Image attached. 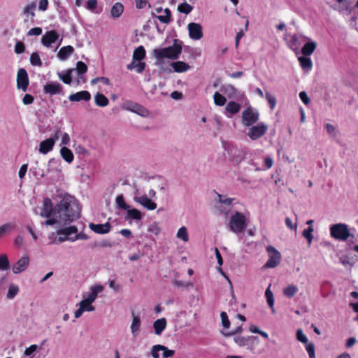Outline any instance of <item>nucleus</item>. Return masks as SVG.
Instances as JSON below:
<instances>
[{
	"label": "nucleus",
	"instance_id": "obj_19",
	"mask_svg": "<svg viewBox=\"0 0 358 358\" xmlns=\"http://www.w3.org/2000/svg\"><path fill=\"white\" fill-rule=\"evenodd\" d=\"M55 145V139L52 138H47L40 143L38 151L42 154H47L50 152Z\"/></svg>",
	"mask_w": 358,
	"mask_h": 358
},
{
	"label": "nucleus",
	"instance_id": "obj_59",
	"mask_svg": "<svg viewBox=\"0 0 358 358\" xmlns=\"http://www.w3.org/2000/svg\"><path fill=\"white\" fill-rule=\"evenodd\" d=\"M299 98L301 100V101L306 105H308L310 103V99L306 92L304 91H302L299 93Z\"/></svg>",
	"mask_w": 358,
	"mask_h": 358
},
{
	"label": "nucleus",
	"instance_id": "obj_36",
	"mask_svg": "<svg viewBox=\"0 0 358 358\" xmlns=\"http://www.w3.org/2000/svg\"><path fill=\"white\" fill-rule=\"evenodd\" d=\"M127 217L130 218V219H133V220H140L142 218V214L138 210H137L136 208H132V209L128 208Z\"/></svg>",
	"mask_w": 358,
	"mask_h": 358
},
{
	"label": "nucleus",
	"instance_id": "obj_55",
	"mask_svg": "<svg viewBox=\"0 0 358 358\" xmlns=\"http://www.w3.org/2000/svg\"><path fill=\"white\" fill-rule=\"evenodd\" d=\"M52 217H49L48 220H46L45 222H44V224L45 225H53L55 224H59V218L57 217V216H52Z\"/></svg>",
	"mask_w": 358,
	"mask_h": 358
},
{
	"label": "nucleus",
	"instance_id": "obj_62",
	"mask_svg": "<svg viewBox=\"0 0 358 358\" xmlns=\"http://www.w3.org/2000/svg\"><path fill=\"white\" fill-rule=\"evenodd\" d=\"M234 341L240 346H244L247 343V339L243 336H236L234 338Z\"/></svg>",
	"mask_w": 358,
	"mask_h": 358
},
{
	"label": "nucleus",
	"instance_id": "obj_43",
	"mask_svg": "<svg viewBox=\"0 0 358 358\" xmlns=\"http://www.w3.org/2000/svg\"><path fill=\"white\" fill-rule=\"evenodd\" d=\"M30 62L33 66H41L43 63L38 52H33L30 57Z\"/></svg>",
	"mask_w": 358,
	"mask_h": 358
},
{
	"label": "nucleus",
	"instance_id": "obj_7",
	"mask_svg": "<svg viewBox=\"0 0 358 358\" xmlns=\"http://www.w3.org/2000/svg\"><path fill=\"white\" fill-rule=\"evenodd\" d=\"M268 130V125L264 122H260L257 125L250 126L248 131V137L252 140L256 141L262 138Z\"/></svg>",
	"mask_w": 358,
	"mask_h": 358
},
{
	"label": "nucleus",
	"instance_id": "obj_61",
	"mask_svg": "<svg viewBox=\"0 0 358 358\" xmlns=\"http://www.w3.org/2000/svg\"><path fill=\"white\" fill-rule=\"evenodd\" d=\"M222 318V324L224 328L229 329L230 326V321L228 319L227 315H220Z\"/></svg>",
	"mask_w": 358,
	"mask_h": 358
},
{
	"label": "nucleus",
	"instance_id": "obj_60",
	"mask_svg": "<svg viewBox=\"0 0 358 358\" xmlns=\"http://www.w3.org/2000/svg\"><path fill=\"white\" fill-rule=\"evenodd\" d=\"M290 48L293 50L298 48V37L296 35H294L289 41Z\"/></svg>",
	"mask_w": 358,
	"mask_h": 358
},
{
	"label": "nucleus",
	"instance_id": "obj_48",
	"mask_svg": "<svg viewBox=\"0 0 358 358\" xmlns=\"http://www.w3.org/2000/svg\"><path fill=\"white\" fill-rule=\"evenodd\" d=\"M296 337L298 341L302 343H307L308 342V337L306 336V334L303 333L302 329H299L296 331Z\"/></svg>",
	"mask_w": 358,
	"mask_h": 358
},
{
	"label": "nucleus",
	"instance_id": "obj_53",
	"mask_svg": "<svg viewBox=\"0 0 358 358\" xmlns=\"http://www.w3.org/2000/svg\"><path fill=\"white\" fill-rule=\"evenodd\" d=\"M36 8V4L32 3L31 4L27 5L24 9V13L27 15H31L32 17L35 15L34 10Z\"/></svg>",
	"mask_w": 358,
	"mask_h": 358
},
{
	"label": "nucleus",
	"instance_id": "obj_54",
	"mask_svg": "<svg viewBox=\"0 0 358 358\" xmlns=\"http://www.w3.org/2000/svg\"><path fill=\"white\" fill-rule=\"evenodd\" d=\"M13 229V224L10 223L4 224L2 226L0 227V237L4 235V234L8 231H10Z\"/></svg>",
	"mask_w": 358,
	"mask_h": 358
},
{
	"label": "nucleus",
	"instance_id": "obj_33",
	"mask_svg": "<svg viewBox=\"0 0 358 358\" xmlns=\"http://www.w3.org/2000/svg\"><path fill=\"white\" fill-rule=\"evenodd\" d=\"M299 62L301 68L304 70H310L313 67V62L310 58L307 56L299 57Z\"/></svg>",
	"mask_w": 358,
	"mask_h": 358
},
{
	"label": "nucleus",
	"instance_id": "obj_46",
	"mask_svg": "<svg viewBox=\"0 0 358 358\" xmlns=\"http://www.w3.org/2000/svg\"><path fill=\"white\" fill-rule=\"evenodd\" d=\"M265 97L269 104L270 108L273 110L276 106V98L275 96L271 95L269 92H266Z\"/></svg>",
	"mask_w": 358,
	"mask_h": 358
},
{
	"label": "nucleus",
	"instance_id": "obj_57",
	"mask_svg": "<svg viewBox=\"0 0 358 358\" xmlns=\"http://www.w3.org/2000/svg\"><path fill=\"white\" fill-rule=\"evenodd\" d=\"M34 101V98L32 95L29 94H26L22 98V103L24 105L31 104Z\"/></svg>",
	"mask_w": 358,
	"mask_h": 358
},
{
	"label": "nucleus",
	"instance_id": "obj_17",
	"mask_svg": "<svg viewBox=\"0 0 358 358\" xmlns=\"http://www.w3.org/2000/svg\"><path fill=\"white\" fill-rule=\"evenodd\" d=\"M103 289V287L101 285L93 286L90 288V292H87L83 295V298L85 299L90 303H92L96 299L98 294L102 292Z\"/></svg>",
	"mask_w": 358,
	"mask_h": 358
},
{
	"label": "nucleus",
	"instance_id": "obj_29",
	"mask_svg": "<svg viewBox=\"0 0 358 358\" xmlns=\"http://www.w3.org/2000/svg\"><path fill=\"white\" fill-rule=\"evenodd\" d=\"M94 102L97 106L105 107L108 105V99L101 93L98 92L94 96Z\"/></svg>",
	"mask_w": 358,
	"mask_h": 358
},
{
	"label": "nucleus",
	"instance_id": "obj_10",
	"mask_svg": "<svg viewBox=\"0 0 358 358\" xmlns=\"http://www.w3.org/2000/svg\"><path fill=\"white\" fill-rule=\"evenodd\" d=\"M29 84V76L24 69H20L17 74V87L23 92L27 90Z\"/></svg>",
	"mask_w": 358,
	"mask_h": 358
},
{
	"label": "nucleus",
	"instance_id": "obj_34",
	"mask_svg": "<svg viewBox=\"0 0 358 358\" xmlns=\"http://www.w3.org/2000/svg\"><path fill=\"white\" fill-rule=\"evenodd\" d=\"M298 292V288L295 285H289L284 288L283 294L287 297L291 298L294 296Z\"/></svg>",
	"mask_w": 358,
	"mask_h": 358
},
{
	"label": "nucleus",
	"instance_id": "obj_20",
	"mask_svg": "<svg viewBox=\"0 0 358 358\" xmlns=\"http://www.w3.org/2000/svg\"><path fill=\"white\" fill-rule=\"evenodd\" d=\"M136 202L142 205L148 210H152L157 208V204L146 195L141 196L136 199Z\"/></svg>",
	"mask_w": 358,
	"mask_h": 358
},
{
	"label": "nucleus",
	"instance_id": "obj_12",
	"mask_svg": "<svg viewBox=\"0 0 358 358\" xmlns=\"http://www.w3.org/2000/svg\"><path fill=\"white\" fill-rule=\"evenodd\" d=\"M43 92L50 96L64 94L61 84L54 82H48L43 86Z\"/></svg>",
	"mask_w": 358,
	"mask_h": 358
},
{
	"label": "nucleus",
	"instance_id": "obj_39",
	"mask_svg": "<svg viewBox=\"0 0 358 358\" xmlns=\"http://www.w3.org/2000/svg\"><path fill=\"white\" fill-rule=\"evenodd\" d=\"M74 71V69H69L64 74L59 73V78L65 83V84H71L72 82L71 73Z\"/></svg>",
	"mask_w": 358,
	"mask_h": 358
},
{
	"label": "nucleus",
	"instance_id": "obj_47",
	"mask_svg": "<svg viewBox=\"0 0 358 358\" xmlns=\"http://www.w3.org/2000/svg\"><path fill=\"white\" fill-rule=\"evenodd\" d=\"M78 75H83L87 71V66L82 61H79L76 64V69Z\"/></svg>",
	"mask_w": 358,
	"mask_h": 358
},
{
	"label": "nucleus",
	"instance_id": "obj_11",
	"mask_svg": "<svg viewBox=\"0 0 358 358\" xmlns=\"http://www.w3.org/2000/svg\"><path fill=\"white\" fill-rule=\"evenodd\" d=\"M40 215L46 218L55 216V206L53 207V204L50 199H44Z\"/></svg>",
	"mask_w": 358,
	"mask_h": 358
},
{
	"label": "nucleus",
	"instance_id": "obj_58",
	"mask_svg": "<svg viewBox=\"0 0 358 358\" xmlns=\"http://www.w3.org/2000/svg\"><path fill=\"white\" fill-rule=\"evenodd\" d=\"M42 34V29L41 27L31 28L27 32L28 36H39Z\"/></svg>",
	"mask_w": 358,
	"mask_h": 358
},
{
	"label": "nucleus",
	"instance_id": "obj_64",
	"mask_svg": "<svg viewBox=\"0 0 358 358\" xmlns=\"http://www.w3.org/2000/svg\"><path fill=\"white\" fill-rule=\"evenodd\" d=\"M87 5L89 10H93L97 6V0H88Z\"/></svg>",
	"mask_w": 358,
	"mask_h": 358
},
{
	"label": "nucleus",
	"instance_id": "obj_5",
	"mask_svg": "<svg viewBox=\"0 0 358 358\" xmlns=\"http://www.w3.org/2000/svg\"><path fill=\"white\" fill-rule=\"evenodd\" d=\"M242 124L245 127L252 126L259 119V113L252 107H246L242 112Z\"/></svg>",
	"mask_w": 358,
	"mask_h": 358
},
{
	"label": "nucleus",
	"instance_id": "obj_40",
	"mask_svg": "<svg viewBox=\"0 0 358 358\" xmlns=\"http://www.w3.org/2000/svg\"><path fill=\"white\" fill-rule=\"evenodd\" d=\"M192 9H193V7L191 5H189L187 3H186V2H184V3H182L179 4L178 6V10L180 13H184V14H186V15H187L189 13H191Z\"/></svg>",
	"mask_w": 358,
	"mask_h": 358
},
{
	"label": "nucleus",
	"instance_id": "obj_13",
	"mask_svg": "<svg viewBox=\"0 0 358 358\" xmlns=\"http://www.w3.org/2000/svg\"><path fill=\"white\" fill-rule=\"evenodd\" d=\"M189 36L193 40H199L203 37L202 27L200 24L191 22L187 26Z\"/></svg>",
	"mask_w": 358,
	"mask_h": 358
},
{
	"label": "nucleus",
	"instance_id": "obj_6",
	"mask_svg": "<svg viewBox=\"0 0 358 358\" xmlns=\"http://www.w3.org/2000/svg\"><path fill=\"white\" fill-rule=\"evenodd\" d=\"M64 227L61 228L57 231L58 238L57 241L62 243L66 241H74L73 236L78 231V229L76 226L71 225L69 227L64 226Z\"/></svg>",
	"mask_w": 358,
	"mask_h": 358
},
{
	"label": "nucleus",
	"instance_id": "obj_56",
	"mask_svg": "<svg viewBox=\"0 0 358 358\" xmlns=\"http://www.w3.org/2000/svg\"><path fill=\"white\" fill-rule=\"evenodd\" d=\"M24 50H25V46L22 42L18 41L16 43L15 45V52L17 54L22 53L24 51Z\"/></svg>",
	"mask_w": 358,
	"mask_h": 358
},
{
	"label": "nucleus",
	"instance_id": "obj_27",
	"mask_svg": "<svg viewBox=\"0 0 358 358\" xmlns=\"http://www.w3.org/2000/svg\"><path fill=\"white\" fill-rule=\"evenodd\" d=\"M141 329V320L138 316L134 315L133 317L132 323L131 325V331L132 336L135 338L140 332Z\"/></svg>",
	"mask_w": 358,
	"mask_h": 358
},
{
	"label": "nucleus",
	"instance_id": "obj_8",
	"mask_svg": "<svg viewBox=\"0 0 358 358\" xmlns=\"http://www.w3.org/2000/svg\"><path fill=\"white\" fill-rule=\"evenodd\" d=\"M266 250L268 253L269 258L266 263L264 265V268L276 267L280 264L281 260L280 253L271 245L268 246Z\"/></svg>",
	"mask_w": 358,
	"mask_h": 358
},
{
	"label": "nucleus",
	"instance_id": "obj_52",
	"mask_svg": "<svg viewBox=\"0 0 358 358\" xmlns=\"http://www.w3.org/2000/svg\"><path fill=\"white\" fill-rule=\"evenodd\" d=\"M267 303L271 308H273L274 304L273 295L272 292L268 288L265 292Z\"/></svg>",
	"mask_w": 358,
	"mask_h": 358
},
{
	"label": "nucleus",
	"instance_id": "obj_15",
	"mask_svg": "<svg viewBox=\"0 0 358 358\" xmlns=\"http://www.w3.org/2000/svg\"><path fill=\"white\" fill-rule=\"evenodd\" d=\"M89 227L96 234H105L110 231L111 225L108 222H106L105 224L90 223L89 224Z\"/></svg>",
	"mask_w": 358,
	"mask_h": 358
},
{
	"label": "nucleus",
	"instance_id": "obj_30",
	"mask_svg": "<svg viewBox=\"0 0 358 358\" xmlns=\"http://www.w3.org/2000/svg\"><path fill=\"white\" fill-rule=\"evenodd\" d=\"M145 50L143 46L141 45L138 47L136 49H135V50L134 51L132 57L133 62L135 60L140 62L145 57Z\"/></svg>",
	"mask_w": 358,
	"mask_h": 358
},
{
	"label": "nucleus",
	"instance_id": "obj_50",
	"mask_svg": "<svg viewBox=\"0 0 358 358\" xmlns=\"http://www.w3.org/2000/svg\"><path fill=\"white\" fill-rule=\"evenodd\" d=\"M132 111H134L142 116H145V114L148 113L147 110L143 106H142L141 105L137 104V103H135L134 105Z\"/></svg>",
	"mask_w": 358,
	"mask_h": 358
},
{
	"label": "nucleus",
	"instance_id": "obj_63",
	"mask_svg": "<svg viewBox=\"0 0 358 358\" xmlns=\"http://www.w3.org/2000/svg\"><path fill=\"white\" fill-rule=\"evenodd\" d=\"M48 0H41L39 1L38 8L41 10L45 11L48 7Z\"/></svg>",
	"mask_w": 358,
	"mask_h": 358
},
{
	"label": "nucleus",
	"instance_id": "obj_3",
	"mask_svg": "<svg viewBox=\"0 0 358 358\" xmlns=\"http://www.w3.org/2000/svg\"><path fill=\"white\" fill-rule=\"evenodd\" d=\"M247 219L243 213L235 212L231 217L229 227L235 234L242 233L247 227Z\"/></svg>",
	"mask_w": 358,
	"mask_h": 358
},
{
	"label": "nucleus",
	"instance_id": "obj_16",
	"mask_svg": "<svg viewBox=\"0 0 358 358\" xmlns=\"http://www.w3.org/2000/svg\"><path fill=\"white\" fill-rule=\"evenodd\" d=\"M29 264V259L28 257H21L13 266L12 268L13 272L15 274L20 273L22 271H24Z\"/></svg>",
	"mask_w": 358,
	"mask_h": 358
},
{
	"label": "nucleus",
	"instance_id": "obj_38",
	"mask_svg": "<svg viewBox=\"0 0 358 358\" xmlns=\"http://www.w3.org/2000/svg\"><path fill=\"white\" fill-rule=\"evenodd\" d=\"M213 99L215 104L219 106H223L227 101L226 98L217 92L214 94Z\"/></svg>",
	"mask_w": 358,
	"mask_h": 358
},
{
	"label": "nucleus",
	"instance_id": "obj_21",
	"mask_svg": "<svg viewBox=\"0 0 358 358\" xmlns=\"http://www.w3.org/2000/svg\"><path fill=\"white\" fill-rule=\"evenodd\" d=\"M124 12V6L120 2H116L110 9V16L114 18H119Z\"/></svg>",
	"mask_w": 358,
	"mask_h": 358
},
{
	"label": "nucleus",
	"instance_id": "obj_14",
	"mask_svg": "<svg viewBox=\"0 0 358 358\" xmlns=\"http://www.w3.org/2000/svg\"><path fill=\"white\" fill-rule=\"evenodd\" d=\"M59 38V34L55 30H51L45 32L41 38V43L44 46L50 47Z\"/></svg>",
	"mask_w": 358,
	"mask_h": 358
},
{
	"label": "nucleus",
	"instance_id": "obj_25",
	"mask_svg": "<svg viewBox=\"0 0 358 358\" xmlns=\"http://www.w3.org/2000/svg\"><path fill=\"white\" fill-rule=\"evenodd\" d=\"M241 109V105L235 101H229L225 107V110L231 115L238 113Z\"/></svg>",
	"mask_w": 358,
	"mask_h": 358
},
{
	"label": "nucleus",
	"instance_id": "obj_45",
	"mask_svg": "<svg viewBox=\"0 0 358 358\" xmlns=\"http://www.w3.org/2000/svg\"><path fill=\"white\" fill-rule=\"evenodd\" d=\"M116 203L118 206V208L123 209V210H128L129 208V206L127 205L124 199L122 194L118 195L116 197Z\"/></svg>",
	"mask_w": 358,
	"mask_h": 358
},
{
	"label": "nucleus",
	"instance_id": "obj_44",
	"mask_svg": "<svg viewBox=\"0 0 358 358\" xmlns=\"http://www.w3.org/2000/svg\"><path fill=\"white\" fill-rule=\"evenodd\" d=\"M249 331L250 332H252V333H254V334H259V335H261L264 338H268V334L266 332L260 330L258 328V327L255 325V324H250V325Z\"/></svg>",
	"mask_w": 358,
	"mask_h": 358
},
{
	"label": "nucleus",
	"instance_id": "obj_26",
	"mask_svg": "<svg viewBox=\"0 0 358 358\" xmlns=\"http://www.w3.org/2000/svg\"><path fill=\"white\" fill-rule=\"evenodd\" d=\"M317 47L316 42L310 41L304 44L301 49V53L304 56H309L313 53Z\"/></svg>",
	"mask_w": 358,
	"mask_h": 358
},
{
	"label": "nucleus",
	"instance_id": "obj_51",
	"mask_svg": "<svg viewBox=\"0 0 358 358\" xmlns=\"http://www.w3.org/2000/svg\"><path fill=\"white\" fill-rule=\"evenodd\" d=\"M38 348L37 345H35V344L31 345L29 348L25 349V350L24 352V355L27 356V357L31 356L36 352Z\"/></svg>",
	"mask_w": 358,
	"mask_h": 358
},
{
	"label": "nucleus",
	"instance_id": "obj_23",
	"mask_svg": "<svg viewBox=\"0 0 358 358\" xmlns=\"http://www.w3.org/2000/svg\"><path fill=\"white\" fill-rule=\"evenodd\" d=\"M166 327V320L164 317L157 320L153 324L155 333L160 335Z\"/></svg>",
	"mask_w": 358,
	"mask_h": 358
},
{
	"label": "nucleus",
	"instance_id": "obj_32",
	"mask_svg": "<svg viewBox=\"0 0 358 358\" xmlns=\"http://www.w3.org/2000/svg\"><path fill=\"white\" fill-rule=\"evenodd\" d=\"M162 23L169 24L171 21V12L169 8H166L164 10V14L155 15Z\"/></svg>",
	"mask_w": 358,
	"mask_h": 358
},
{
	"label": "nucleus",
	"instance_id": "obj_31",
	"mask_svg": "<svg viewBox=\"0 0 358 358\" xmlns=\"http://www.w3.org/2000/svg\"><path fill=\"white\" fill-rule=\"evenodd\" d=\"M60 154L62 158L68 163L72 162L74 159L72 151L65 146L61 148Z\"/></svg>",
	"mask_w": 358,
	"mask_h": 358
},
{
	"label": "nucleus",
	"instance_id": "obj_18",
	"mask_svg": "<svg viewBox=\"0 0 358 358\" xmlns=\"http://www.w3.org/2000/svg\"><path fill=\"white\" fill-rule=\"evenodd\" d=\"M69 99L71 101H88L91 99V94L88 91L83 90L78 92H76L75 94H71L69 96Z\"/></svg>",
	"mask_w": 358,
	"mask_h": 358
},
{
	"label": "nucleus",
	"instance_id": "obj_41",
	"mask_svg": "<svg viewBox=\"0 0 358 358\" xmlns=\"http://www.w3.org/2000/svg\"><path fill=\"white\" fill-rule=\"evenodd\" d=\"M177 237L182 239L183 241L187 242L189 240L188 233L185 227H180L177 233Z\"/></svg>",
	"mask_w": 358,
	"mask_h": 358
},
{
	"label": "nucleus",
	"instance_id": "obj_4",
	"mask_svg": "<svg viewBox=\"0 0 358 358\" xmlns=\"http://www.w3.org/2000/svg\"><path fill=\"white\" fill-rule=\"evenodd\" d=\"M330 235L336 240L345 241L350 237V233L347 224L338 223L331 226Z\"/></svg>",
	"mask_w": 358,
	"mask_h": 358
},
{
	"label": "nucleus",
	"instance_id": "obj_37",
	"mask_svg": "<svg viewBox=\"0 0 358 358\" xmlns=\"http://www.w3.org/2000/svg\"><path fill=\"white\" fill-rule=\"evenodd\" d=\"M10 268V263L8 257L5 254L0 255V269L1 271H7Z\"/></svg>",
	"mask_w": 358,
	"mask_h": 358
},
{
	"label": "nucleus",
	"instance_id": "obj_9",
	"mask_svg": "<svg viewBox=\"0 0 358 358\" xmlns=\"http://www.w3.org/2000/svg\"><path fill=\"white\" fill-rule=\"evenodd\" d=\"M162 352V358H169L174 355L175 351L169 350L167 347L162 345H155L152 347L151 355L153 358H159V352Z\"/></svg>",
	"mask_w": 358,
	"mask_h": 358
},
{
	"label": "nucleus",
	"instance_id": "obj_49",
	"mask_svg": "<svg viewBox=\"0 0 358 358\" xmlns=\"http://www.w3.org/2000/svg\"><path fill=\"white\" fill-rule=\"evenodd\" d=\"M306 350L308 354L309 358H315V345L313 343H306Z\"/></svg>",
	"mask_w": 358,
	"mask_h": 358
},
{
	"label": "nucleus",
	"instance_id": "obj_2",
	"mask_svg": "<svg viewBox=\"0 0 358 358\" xmlns=\"http://www.w3.org/2000/svg\"><path fill=\"white\" fill-rule=\"evenodd\" d=\"M182 52V43L178 40H174L171 46L155 49L153 55L158 61H162L164 59H177Z\"/></svg>",
	"mask_w": 358,
	"mask_h": 358
},
{
	"label": "nucleus",
	"instance_id": "obj_24",
	"mask_svg": "<svg viewBox=\"0 0 358 358\" xmlns=\"http://www.w3.org/2000/svg\"><path fill=\"white\" fill-rule=\"evenodd\" d=\"M171 66L175 72L182 73L189 69L190 66L189 64L182 61H177L171 64Z\"/></svg>",
	"mask_w": 358,
	"mask_h": 358
},
{
	"label": "nucleus",
	"instance_id": "obj_1",
	"mask_svg": "<svg viewBox=\"0 0 358 358\" xmlns=\"http://www.w3.org/2000/svg\"><path fill=\"white\" fill-rule=\"evenodd\" d=\"M59 201L55 206V216L59 218V225L67 226L80 217L78 201L69 193L57 195Z\"/></svg>",
	"mask_w": 358,
	"mask_h": 358
},
{
	"label": "nucleus",
	"instance_id": "obj_42",
	"mask_svg": "<svg viewBox=\"0 0 358 358\" xmlns=\"http://www.w3.org/2000/svg\"><path fill=\"white\" fill-rule=\"evenodd\" d=\"M313 227H308L307 229H304L302 233L303 236L307 239L309 245L311 244L313 238Z\"/></svg>",
	"mask_w": 358,
	"mask_h": 358
},
{
	"label": "nucleus",
	"instance_id": "obj_22",
	"mask_svg": "<svg viewBox=\"0 0 358 358\" xmlns=\"http://www.w3.org/2000/svg\"><path fill=\"white\" fill-rule=\"evenodd\" d=\"M74 51V48L71 45H66L62 47L58 54L57 56L61 60H66Z\"/></svg>",
	"mask_w": 358,
	"mask_h": 358
},
{
	"label": "nucleus",
	"instance_id": "obj_35",
	"mask_svg": "<svg viewBox=\"0 0 358 358\" xmlns=\"http://www.w3.org/2000/svg\"><path fill=\"white\" fill-rule=\"evenodd\" d=\"M19 292V287L15 284H10L8 287L6 297L13 299Z\"/></svg>",
	"mask_w": 358,
	"mask_h": 358
},
{
	"label": "nucleus",
	"instance_id": "obj_28",
	"mask_svg": "<svg viewBox=\"0 0 358 358\" xmlns=\"http://www.w3.org/2000/svg\"><path fill=\"white\" fill-rule=\"evenodd\" d=\"M94 310V308L92 306V303L83 298V299L80 302L79 308L74 313H83L85 311L90 312Z\"/></svg>",
	"mask_w": 358,
	"mask_h": 358
}]
</instances>
